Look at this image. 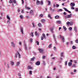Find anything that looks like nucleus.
Returning a JSON list of instances; mask_svg holds the SVG:
<instances>
[{
    "label": "nucleus",
    "mask_w": 78,
    "mask_h": 78,
    "mask_svg": "<svg viewBox=\"0 0 78 78\" xmlns=\"http://www.w3.org/2000/svg\"><path fill=\"white\" fill-rule=\"evenodd\" d=\"M65 17L66 19H70L71 18V16L70 15H68L67 16H65Z\"/></svg>",
    "instance_id": "f257e3e1"
},
{
    "label": "nucleus",
    "mask_w": 78,
    "mask_h": 78,
    "mask_svg": "<svg viewBox=\"0 0 78 78\" xmlns=\"http://www.w3.org/2000/svg\"><path fill=\"white\" fill-rule=\"evenodd\" d=\"M35 64L36 66H39L40 64V62L39 61H37L35 63Z\"/></svg>",
    "instance_id": "f03ea898"
},
{
    "label": "nucleus",
    "mask_w": 78,
    "mask_h": 78,
    "mask_svg": "<svg viewBox=\"0 0 78 78\" xmlns=\"http://www.w3.org/2000/svg\"><path fill=\"white\" fill-rule=\"evenodd\" d=\"M38 49L39 51L40 52V53H43V51H44V50L43 49L41 48H38Z\"/></svg>",
    "instance_id": "7ed1b4c3"
},
{
    "label": "nucleus",
    "mask_w": 78,
    "mask_h": 78,
    "mask_svg": "<svg viewBox=\"0 0 78 78\" xmlns=\"http://www.w3.org/2000/svg\"><path fill=\"white\" fill-rule=\"evenodd\" d=\"M20 31L22 33V34H23V28L22 27H21L20 28Z\"/></svg>",
    "instance_id": "20e7f679"
},
{
    "label": "nucleus",
    "mask_w": 78,
    "mask_h": 78,
    "mask_svg": "<svg viewBox=\"0 0 78 78\" xmlns=\"http://www.w3.org/2000/svg\"><path fill=\"white\" fill-rule=\"evenodd\" d=\"M35 59V57H33L30 59V61H34Z\"/></svg>",
    "instance_id": "39448f33"
},
{
    "label": "nucleus",
    "mask_w": 78,
    "mask_h": 78,
    "mask_svg": "<svg viewBox=\"0 0 78 78\" xmlns=\"http://www.w3.org/2000/svg\"><path fill=\"white\" fill-rule=\"evenodd\" d=\"M70 5L71 6H72L73 7V6H75V3L73 2H71L70 3Z\"/></svg>",
    "instance_id": "423d86ee"
},
{
    "label": "nucleus",
    "mask_w": 78,
    "mask_h": 78,
    "mask_svg": "<svg viewBox=\"0 0 78 78\" xmlns=\"http://www.w3.org/2000/svg\"><path fill=\"white\" fill-rule=\"evenodd\" d=\"M36 5H39L40 4V1H39L38 0H37L36 1Z\"/></svg>",
    "instance_id": "0eeeda50"
},
{
    "label": "nucleus",
    "mask_w": 78,
    "mask_h": 78,
    "mask_svg": "<svg viewBox=\"0 0 78 78\" xmlns=\"http://www.w3.org/2000/svg\"><path fill=\"white\" fill-rule=\"evenodd\" d=\"M58 18H59V16L58 15H56L55 16V19H58Z\"/></svg>",
    "instance_id": "6e6552de"
},
{
    "label": "nucleus",
    "mask_w": 78,
    "mask_h": 78,
    "mask_svg": "<svg viewBox=\"0 0 78 78\" xmlns=\"http://www.w3.org/2000/svg\"><path fill=\"white\" fill-rule=\"evenodd\" d=\"M10 62L11 63V66H14V62L10 61Z\"/></svg>",
    "instance_id": "1a4fd4ad"
},
{
    "label": "nucleus",
    "mask_w": 78,
    "mask_h": 78,
    "mask_svg": "<svg viewBox=\"0 0 78 78\" xmlns=\"http://www.w3.org/2000/svg\"><path fill=\"white\" fill-rule=\"evenodd\" d=\"M74 31H75L76 33V32L77 31V30L76 29V27H74Z\"/></svg>",
    "instance_id": "9d476101"
},
{
    "label": "nucleus",
    "mask_w": 78,
    "mask_h": 78,
    "mask_svg": "<svg viewBox=\"0 0 78 78\" xmlns=\"http://www.w3.org/2000/svg\"><path fill=\"white\" fill-rule=\"evenodd\" d=\"M62 41H63V42H64V41H65V40H64V36H62Z\"/></svg>",
    "instance_id": "9b49d317"
},
{
    "label": "nucleus",
    "mask_w": 78,
    "mask_h": 78,
    "mask_svg": "<svg viewBox=\"0 0 78 78\" xmlns=\"http://www.w3.org/2000/svg\"><path fill=\"white\" fill-rule=\"evenodd\" d=\"M17 54L18 55V58H20V53H19V52L17 51Z\"/></svg>",
    "instance_id": "f8f14e48"
},
{
    "label": "nucleus",
    "mask_w": 78,
    "mask_h": 78,
    "mask_svg": "<svg viewBox=\"0 0 78 78\" xmlns=\"http://www.w3.org/2000/svg\"><path fill=\"white\" fill-rule=\"evenodd\" d=\"M30 14L31 15L33 14V10H31L30 11Z\"/></svg>",
    "instance_id": "ddd939ff"
},
{
    "label": "nucleus",
    "mask_w": 78,
    "mask_h": 78,
    "mask_svg": "<svg viewBox=\"0 0 78 78\" xmlns=\"http://www.w3.org/2000/svg\"><path fill=\"white\" fill-rule=\"evenodd\" d=\"M76 47L75 46V45H73L72 46V49H73L74 50H75V49H76Z\"/></svg>",
    "instance_id": "4468645a"
},
{
    "label": "nucleus",
    "mask_w": 78,
    "mask_h": 78,
    "mask_svg": "<svg viewBox=\"0 0 78 78\" xmlns=\"http://www.w3.org/2000/svg\"><path fill=\"white\" fill-rule=\"evenodd\" d=\"M42 35L44 37V39H46V37H45V34L43 33Z\"/></svg>",
    "instance_id": "2eb2a0df"
},
{
    "label": "nucleus",
    "mask_w": 78,
    "mask_h": 78,
    "mask_svg": "<svg viewBox=\"0 0 78 78\" xmlns=\"http://www.w3.org/2000/svg\"><path fill=\"white\" fill-rule=\"evenodd\" d=\"M33 68L30 66L27 67V69H32Z\"/></svg>",
    "instance_id": "dca6fc26"
},
{
    "label": "nucleus",
    "mask_w": 78,
    "mask_h": 78,
    "mask_svg": "<svg viewBox=\"0 0 78 78\" xmlns=\"http://www.w3.org/2000/svg\"><path fill=\"white\" fill-rule=\"evenodd\" d=\"M20 19H23V16L22 15H20Z\"/></svg>",
    "instance_id": "f3484780"
},
{
    "label": "nucleus",
    "mask_w": 78,
    "mask_h": 78,
    "mask_svg": "<svg viewBox=\"0 0 78 78\" xmlns=\"http://www.w3.org/2000/svg\"><path fill=\"white\" fill-rule=\"evenodd\" d=\"M53 38H54V40H55V42H56V39H55V34H54L53 35Z\"/></svg>",
    "instance_id": "a211bd4d"
},
{
    "label": "nucleus",
    "mask_w": 78,
    "mask_h": 78,
    "mask_svg": "<svg viewBox=\"0 0 78 78\" xmlns=\"http://www.w3.org/2000/svg\"><path fill=\"white\" fill-rule=\"evenodd\" d=\"M72 63L71 62H69L68 63V66H69V67H70V66H72Z\"/></svg>",
    "instance_id": "6ab92c4d"
},
{
    "label": "nucleus",
    "mask_w": 78,
    "mask_h": 78,
    "mask_svg": "<svg viewBox=\"0 0 78 78\" xmlns=\"http://www.w3.org/2000/svg\"><path fill=\"white\" fill-rule=\"evenodd\" d=\"M41 24L40 23H39L38 24V27H41Z\"/></svg>",
    "instance_id": "aec40b11"
},
{
    "label": "nucleus",
    "mask_w": 78,
    "mask_h": 78,
    "mask_svg": "<svg viewBox=\"0 0 78 78\" xmlns=\"http://www.w3.org/2000/svg\"><path fill=\"white\" fill-rule=\"evenodd\" d=\"M12 2L14 3V4H16V0H12Z\"/></svg>",
    "instance_id": "412c9836"
},
{
    "label": "nucleus",
    "mask_w": 78,
    "mask_h": 78,
    "mask_svg": "<svg viewBox=\"0 0 78 78\" xmlns=\"http://www.w3.org/2000/svg\"><path fill=\"white\" fill-rule=\"evenodd\" d=\"M29 41L31 43V42H32L33 41V39H32V38H30L29 40Z\"/></svg>",
    "instance_id": "4be33fe9"
},
{
    "label": "nucleus",
    "mask_w": 78,
    "mask_h": 78,
    "mask_svg": "<svg viewBox=\"0 0 78 78\" xmlns=\"http://www.w3.org/2000/svg\"><path fill=\"white\" fill-rule=\"evenodd\" d=\"M63 55H64V52H62L61 53L60 56H61V57H62V56H63Z\"/></svg>",
    "instance_id": "5701e85b"
},
{
    "label": "nucleus",
    "mask_w": 78,
    "mask_h": 78,
    "mask_svg": "<svg viewBox=\"0 0 78 78\" xmlns=\"http://www.w3.org/2000/svg\"><path fill=\"white\" fill-rule=\"evenodd\" d=\"M45 20L44 19L41 20V22L42 23H45Z\"/></svg>",
    "instance_id": "b1692460"
},
{
    "label": "nucleus",
    "mask_w": 78,
    "mask_h": 78,
    "mask_svg": "<svg viewBox=\"0 0 78 78\" xmlns=\"http://www.w3.org/2000/svg\"><path fill=\"white\" fill-rule=\"evenodd\" d=\"M30 35L32 36V37H34V33L32 32V33H31Z\"/></svg>",
    "instance_id": "393cba45"
},
{
    "label": "nucleus",
    "mask_w": 78,
    "mask_h": 78,
    "mask_svg": "<svg viewBox=\"0 0 78 78\" xmlns=\"http://www.w3.org/2000/svg\"><path fill=\"white\" fill-rule=\"evenodd\" d=\"M35 43L36 44H37V45H39V41H37L36 42H35Z\"/></svg>",
    "instance_id": "a878e982"
},
{
    "label": "nucleus",
    "mask_w": 78,
    "mask_h": 78,
    "mask_svg": "<svg viewBox=\"0 0 78 78\" xmlns=\"http://www.w3.org/2000/svg\"><path fill=\"white\" fill-rule=\"evenodd\" d=\"M63 9H64L65 11L67 12L68 10L67 9H66V8L63 7Z\"/></svg>",
    "instance_id": "bb28decb"
},
{
    "label": "nucleus",
    "mask_w": 78,
    "mask_h": 78,
    "mask_svg": "<svg viewBox=\"0 0 78 78\" xmlns=\"http://www.w3.org/2000/svg\"><path fill=\"white\" fill-rule=\"evenodd\" d=\"M7 18L8 19H9V20H11V19H10V17H9V16L8 15H7Z\"/></svg>",
    "instance_id": "cd10ccee"
},
{
    "label": "nucleus",
    "mask_w": 78,
    "mask_h": 78,
    "mask_svg": "<svg viewBox=\"0 0 78 78\" xmlns=\"http://www.w3.org/2000/svg\"><path fill=\"white\" fill-rule=\"evenodd\" d=\"M72 67L73 68H75V67H76V64H74V65H73L72 66Z\"/></svg>",
    "instance_id": "c85d7f7f"
},
{
    "label": "nucleus",
    "mask_w": 78,
    "mask_h": 78,
    "mask_svg": "<svg viewBox=\"0 0 78 78\" xmlns=\"http://www.w3.org/2000/svg\"><path fill=\"white\" fill-rule=\"evenodd\" d=\"M18 74V76L19 77H18V78H22V77H20L21 76V75H20V73H19Z\"/></svg>",
    "instance_id": "c756f323"
},
{
    "label": "nucleus",
    "mask_w": 78,
    "mask_h": 78,
    "mask_svg": "<svg viewBox=\"0 0 78 78\" xmlns=\"http://www.w3.org/2000/svg\"><path fill=\"white\" fill-rule=\"evenodd\" d=\"M48 17H49V19H51V17L50 16V14H49L48 15Z\"/></svg>",
    "instance_id": "7c9ffc66"
},
{
    "label": "nucleus",
    "mask_w": 78,
    "mask_h": 78,
    "mask_svg": "<svg viewBox=\"0 0 78 78\" xmlns=\"http://www.w3.org/2000/svg\"><path fill=\"white\" fill-rule=\"evenodd\" d=\"M39 16L40 17H43V14H40Z\"/></svg>",
    "instance_id": "2f4dec72"
},
{
    "label": "nucleus",
    "mask_w": 78,
    "mask_h": 78,
    "mask_svg": "<svg viewBox=\"0 0 78 78\" xmlns=\"http://www.w3.org/2000/svg\"><path fill=\"white\" fill-rule=\"evenodd\" d=\"M11 44L12 47H14V44L12 42H11Z\"/></svg>",
    "instance_id": "473e14b6"
},
{
    "label": "nucleus",
    "mask_w": 78,
    "mask_h": 78,
    "mask_svg": "<svg viewBox=\"0 0 78 78\" xmlns=\"http://www.w3.org/2000/svg\"><path fill=\"white\" fill-rule=\"evenodd\" d=\"M73 24V22L71 21L69 22V25H72Z\"/></svg>",
    "instance_id": "72a5a7b5"
},
{
    "label": "nucleus",
    "mask_w": 78,
    "mask_h": 78,
    "mask_svg": "<svg viewBox=\"0 0 78 78\" xmlns=\"http://www.w3.org/2000/svg\"><path fill=\"white\" fill-rule=\"evenodd\" d=\"M63 29H64V30H67L66 27H65V26H63Z\"/></svg>",
    "instance_id": "f704fd0d"
},
{
    "label": "nucleus",
    "mask_w": 78,
    "mask_h": 78,
    "mask_svg": "<svg viewBox=\"0 0 78 78\" xmlns=\"http://www.w3.org/2000/svg\"><path fill=\"white\" fill-rule=\"evenodd\" d=\"M41 4V5H43L44 4V2H43V1H41L40 2V4Z\"/></svg>",
    "instance_id": "c9c22d12"
},
{
    "label": "nucleus",
    "mask_w": 78,
    "mask_h": 78,
    "mask_svg": "<svg viewBox=\"0 0 78 78\" xmlns=\"http://www.w3.org/2000/svg\"><path fill=\"white\" fill-rule=\"evenodd\" d=\"M48 5L49 6V5H50V4L51 3V2H50V1H48Z\"/></svg>",
    "instance_id": "e433bc0d"
},
{
    "label": "nucleus",
    "mask_w": 78,
    "mask_h": 78,
    "mask_svg": "<svg viewBox=\"0 0 78 78\" xmlns=\"http://www.w3.org/2000/svg\"><path fill=\"white\" fill-rule=\"evenodd\" d=\"M10 66L9 65V64H7V69H9V68Z\"/></svg>",
    "instance_id": "4c0bfd02"
},
{
    "label": "nucleus",
    "mask_w": 78,
    "mask_h": 78,
    "mask_svg": "<svg viewBox=\"0 0 78 78\" xmlns=\"http://www.w3.org/2000/svg\"><path fill=\"white\" fill-rule=\"evenodd\" d=\"M69 31L72 30V27H69Z\"/></svg>",
    "instance_id": "58836bf2"
},
{
    "label": "nucleus",
    "mask_w": 78,
    "mask_h": 78,
    "mask_svg": "<svg viewBox=\"0 0 78 78\" xmlns=\"http://www.w3.org/2000/svg\"><path fill=\"white\" fill-rule=\"evenodd\" d=\"M24 46L25 47V48L27 50V45L26 44H24Z\"/></svg>",
    "instance_id": "ea45409f"
},
{
    "label": "nucleus",
    "mask_w": 78,
    "mask_h": 78,
    "mask_svg": "<svg viewBox=\"0 0 78 78\" xmlns=\"http://www.w3.org/2000/svg\"><path fill=\"white\" fill-rule=\"evenodd\" d=\"M58 11H60V12H61L62 11V9H58Z\"/></svg>",
    "instance_id": "a19ab883"
},
{
    "label": "nucleus",
    "mask_w": 78,
    "mask_h": 78,
    "mask_svg": "<svg viewBox=\"0 0 78 78\" xmlns=\"http://www.w3.org/2000/svg\"><path fill=\"white\" fill-rule=\"evenodd\" d=\"M53 49L54 50H55V51H56V47H54Z\"/></svg>",
    "instance_id": "79ce46f5"
},
{
    "label": "nucleus",
    "mask_w": 78,
    "mask_h": 78,
    "mask_svg": "<svg viewBox=\"0 0 78 78\" xmlns=\"http://www.w3.org/2000/svg\"><path fill=\"white\" fill-rule=\"evenodd\" d=\"M7 22V23H8V24H9V23H10V21L8 20Z\"/></svg>",
    "instance_id": "37998d69"
},
{
    "label": "nucleus",
    "mask_w": 78,
    "mask_h": 78,
    "mask_svg": "<svg viewBox=\"0 0 78 78\" xmlns=\"http://www.w3.org/2000/svg\"><path fill=\"white\" fill-rule=\"evenodd\" d=\"M69 24H70V22H69V21H68L66 23V25H69Z\"/></svg>",
    "instance_id": "c03bdc74"
},
{
    "label": "nucleus",
    "mask_w": 78,
    "mask_h": 78,
    "mask_svg": "<svg viewBox=\"0 0 78 78\" xmlns=\"http://www.w3.org/2000/svg\"><path fill=\"white\" fill-rule=\"evenodd\" d=\"M43 64L44 66H45V61H43Z\"/></svg>",
    "instance_id": "a18cd8bd"
},
{
    "label": "nucleus",
    "mask_w": 78,
    "mask_h": 78,
    "mask_svg": "<svg viewBox=\"0 0 78 78\" xmlns=\"http://www.w3.org/2000/svg\"><path fill=\"white\" fill-rule=\"evenodd\" d=\"M29 73L30 75L32 74V71H31V70L29 71Z\"/></svg>",
    "instance_id": "49530a36"
},
{
    "label": "nucleus",
    "mask_w": 78,
    "mask_h": 78,
    "mask_svg": "<svg viewBox=\"0 0 78 78\" xmlns=\"http://www.w3.org/2000/svg\"><path fill=\"white\" fill-rule=\"evenodd\" d=\"M20 64V62H17V66H18Z\"/></svg>",
    "instance_id": "de8ad7c7"
},
{
    "label": "nucleus",
    "mask_w": 78,
    "mask_h": 78,
    "mask_svg": "<svg viewBox=\"0 0 78 78\" xmlns=\"http://www.w3.org/2000/svg\"><path fill=\"white\" fill-rule=\"evenodd\" d=\"M21 13L22 14H23L24 13V11H23V10H21Z\"/></svg>",
    "instance_id": "09e8293b"
},
{
    "label": "nucleus",
    "mask_w": 78,
    "mask_h": 78,
    "mask_svg": "<svg viewBox=\"0 0 78 78\" xmlns=\"http://www.w3.org/2000/svg\"><path fill=\"white\" fill-rule=\"evenodd\" d=\"M42 58V59H45V56L44 55L43 56Z\"/></svg>",
    "instance_id": "8fccbe9b"
},
{
    "label": "nucleus",
    "mask_w": 78,
    "mask_h": 78,
    "mask_svg": "<svg viewBox=\"0 0 78 78\" xmlns=\"http://www.w3.org/2000/svg\"><path fill=\"white\" fill-rule=\"evenodd\" d=\"M15 56L16 58H17V53H16L15 54Z\"/></svg>",
    "instance_id": "3c124183"
},
{
    "label": "nucleus",
    "mask_w": 78,
    "mask_h": 78,
    "mask_svg": "<svg viewBox=\"0 0 78 78\" xmlns=\"http://www.w3.org/2000/svg\"><path fill=\"white\" fill-rule=\"evenodd\" d=\"M51 47V44H50L48 45V47L49 48H50Z\"/></svg>",
    "instance_id": "603ef678"
},
{
    "label": "nucleus",
    "mask_w": 78,
    "mask_h": 78,
    "mask_svg": "<svg viewBox=\"0 0 78 78\" xmlns=\"http://www.w3.org/2000/svg\"><path fill=\"white\" fill-rule=\"evenodd\" d=\"M12 3V0H11L9 1V3Z\"/></svg>",
    "instance_id": "864d4df0"
},
{
    "label": "nucleus",
    "mask_w": 78,
    "mask_h": 78,
    "mask_svg": "<svg viewBox=\"0 0 78 78\" xmlns=\"http://www.w3.org/2000/svg\"><path fill=\"white\" fill-rule=\"evenodd\" d=\"M59 6V5L57 4H56V7L57 8H58Z\"/></svg>",
    "instance_id": "5fc2aeb1"
},
{
    "label": "nucleus",
    "mask_w": 78,
    "mask_h": 78,
    "mask_svg": "<svg viewBox=\"0 0 78 78\" xmlns=\"http://www.w3.org/2000/svg\"><path fill=\"white\" fill-rule=\"evenodd\" d=\"M75 42L76 43H78V39H76L75 40Z\"/></svg>",
    "instance_id": "6e6d98bb"
},
{
    "label": "nucleus",
    "mask_w": 78,
    "mask_h": 78,
    "mask_svg": "<svg viewBox=\"0 0 78 78\" xmlns=\"http://www.w3.org/2000/svg\"><path fill=\"white\" fill-rule=\"evenodd\" d=\"M63 14L64 15H66V14H67V13L65 12H64L63 13Z\"/></svg>",
    "instance_id": "4d7b16f0"
},
{
    "label": "nucleus",
    "mask_w": 78,
    "mask_h": 78,
    "mask_svg": "<svg viewBox=\"0 0 78 78\" xmlns=\"http://www.w3.org/2000/svg\"><path fill=\"white\" fill-rule=\"evenodd\" d=\"M57 22L59 23H59H61V21H57Z\"/></svg>",
    "instance_id": "13d9d810"
},
{
    "label": "nucleus",
    "mask_w": 78,
    "mask_h": 78,
    "mask_svg": "<svg viewBox=\"0 0 78 78\" xmlns=\"http://www.w3.org/2000/svg\"><path fill=\"white\" fill-rule=\"evenodd\" d=\"M65 64H66V66H67V61H66L65 62Z\"/></svg>",
    "instance_id": "bf43d9fd"
},
{
    "label": "nucleus",
    "mask_w": 78,
    "mask_h": 78,
    "mask_svg": "<svg viewBox=\"0 0 78 78\" xmlns=\"http://www.w3.org/2000/svg\"><path fill=\"white\" fill-rule=\"evenodd\" d=\"M71 9H75V8L73 7H71Z\"/></svg>",
    "instance_id": "052dcab7"
},
{
    "label": "nucleus",
    "mask_w": 78,
    "mask_h": 78,
    "mask_svg": "<svg viewBox=\"0 0 78 78\" xmlns=\"http://www.w3.org/2000/svg\"><path fill=\"white\" fill-rule=\"evenodd\" d=\"M33 53H34V55H36V53H35V52L33 51Z\"/></svg>",
    "instance_id": "680f3d73"
},
{
    "label": "nucleus",
    "mask_w": 78,
    "mask_h": 78,
    "mask_svg": "<svg viewBox=\"0 0 78 78\" xmlns=\"http://www.w3.org/2000/svg\"><path fill=\"white\" fill-rule=\"evenodd\" d=\"M35 36H37V32H35Z\"/></svg>",
    "instance_id": "e2e57ef3"
},
{
    "label": "nucleus",
    "mask_w": 78,
    "mask_h": 78,
    "mask_svg": "<svg viewBox=\"0 0 78 78\" xmlns=\"http://www.w3.org/2000/svg\"><path fill=\"white\" fill-rule=\"evenodd\" d=\"M66 45H69V42H67L66 43Z\"/></svg>",
    "instance_id": "0e129e2a"
},
{
    "label": "nucleus",
    "mask_w": 78,
    "mask_h": 78,
    "mask_svg": "<svg viewBox=\"0 0 78 78\" xmlns=\"http://www.w3.org/2000/svg\"><path fill=\"white\" fill-rule=\"evenodd\" d=\"M32 24L33 26V27H34V26H35V25H34V23H32Z\"/></svg>",
    "instance_id": "69168bd1"
},
{
    "label": "nucleus",
    "mask_w": 78,
    "mask_h": 78,
    "mask_svg": "<svg viewBox=\"0 0 78 78\" xmlns=\"http://www.w3.org/2000/svg\"><path fill=\"white\" fill-rule=\"evenodd\" d=\"M41 40H43L44 39V37H41Z\"/></svg>",
    "instance_id": "338daca9"
},
{
    "label": "nucleus",
    "mask_w": 78,
    "mask_h": 78,
    "mask_svg": "<svg viewBox=\"0 0 78 78\" xmlns=\"http://www.w3.org/2000/svg\"><path fill=\"white\" fill-rule=\"evenodd\" d=\"M75 10L76 11H78V8H76L75 9Z\"/></svg>",
    "instance_id": "774afa93"
}]
</instances>
